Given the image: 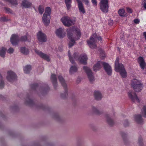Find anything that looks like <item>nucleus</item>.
Wrapping results in <instances>:
<instances>
[{
  "instance_id": "nucleus-45",
  "label": "nucleus",
  "mask_w": 146,
  "mask_h": 146,
  "mask_svg": "<svg viewBox=\"0 0 146 146\" xmlns=\"http://www.w3.org/2000/svg\"><path fill=\"white\" fill-rule=\"evenodd\" d=\"M134 22L136 24H138L139 23V21L138 19H136L134 20Z\"/></svg>"
},
{
  "instance_id": "nucleus-35",
  "label": "nucleus",
  "mask_w": 146,
  "mask_h": 146,
  "mask_svg": "<svg viewBox=\"0 0 146 146\" xmlns=\"http://www.w3.org/2000/svg\"><path fill=\"white\" fill-rule=\"evenodd\" d=\"M92 110L93 112L95 113L98 114H99V110L95 107H92Z\"/></svg>"
},
{
  "instance_id": "nucleus-29",
  "label": "nucleus",
  "mask_w": 146,
  "mask_h": 146,
  "mask_svg": "<svg viewBox=\"0 0 146 146\" xmlns=\"http://www.w3.org/2000/svg\"><path fill=\"white\" fill-rule=\"evenodd\" d=\"M51 8L49 7H47L45 8V12L43 15H45L48 16H50Z\"/></svg>"
},
{
  "instance_id": "nucleus-25",
  "label": "nucleus",
  "mask_w": 146,
  "mask_h": 146,
  "mask_svg": "<svg viewBox=\"0 0 146 146\" xmlns=\"http://www.w3.org/2000/svg\"><path fill=\"white\" fill-rule=\"evenodd\" d=\"M65 2L67 10H70L71 7L72 0H65Z\"/></svg>"
},
{
  "instance_id": "nucleus-13",
  "label": "nucleus",
  "mask_w": 146,
  "mask_h": 146,
  "mask_svg": "<svg viewBox=\"0 0 146 146\" xmlns=\"http://www.w3.org/2000/svg\"><path fill=\"white\" fill-rule=\"evenodd\" d=\"M32 5V3L29 0H22L21 3V7L23 8H29Z\"/></svg>"
},
{
  "instance_id": "nucleus-19",
  "label": "nucleus",
  "mask_w": 146,
  "mask_h": 146,
  "mask_svg": "<svg viewBox=\"0 0 146 146\" xmlns=\"http://www.w3.org/2000/svg\"><path fill=\"white\" fill-rule=\"evenodd\" d=\"M76 1L78 3V7L80 11L83 14H84L85 13V11L81 0H76Z\"/></svg>"
},
{
  "instance_id": "nucleus-16",
  "label": "nucleus",
  "mask_w": 146,
  "mask_h": 146,
  "mask_svg": "<svg viewBox=\"0 0 146 146\" xmlns=\"http://www.w3.org/2000/svg\"><path fill=\"white\" fill-rule=\"evenodd\" d=\"M19 41L18 36L15 34L12 35L11 38V41L13 45H16Z\"/></svg>"
},
{
  "instance_id": "nucleus-8",
  "label": "nucleus",
  "mask_w": 146,
  "mask_h": 146,
  "mask_svg": "<svg viewBox=\"0 0 146 146\" xmlns=\"http://www.w3.org/2000/svg\"><path fill=\"white\" fill-rule=\"evenodd\" d=\"M61 21L65 26H69L73 25L74 23V21L71 20L68 16H64L61 19Z\"/></svg>"
},
{
  "instance_id": "nucleus-22",
  "label": "nucleus",
  "mask_w": 146,
  "mask_h": 146,
  "mask_svg": "<svg viewBox=\"0 0 146 146\" xmlns=\"http://www.w3.org/2000/svg\"><path fill=\"white\" fill-rule=\"evenodd\" d=\"M58 78L59 81L61 83L62 85L64 87L66 88L67 86L65 81L63 77L61 75H59L58 76Z\"/></svg>"
},
{
  "instance_id": "nucleus-11",
  "label": "nucleus",
  "mask_w": 146,
  "mask_h": 146,
  "mask_svg": "<svg viewBox=\"0 0 146 146\" xmlns=\"http://www.w3.org/2000/svg\"><path fill=\"white\" fill-rule=\"evenodd\" d=\"M37 37L38 41L40 42H45L47 40L46 35L41 31H39L37 33Z\"/></svg>"
},
{
  "instance_id": "nucleus-40",
  "label": "nucleus",
  "mask_w": 146,
  "mask_h": 146,
  "mask_svg": "<svg viewBox=\"0 0 146 146\" xmlns=\"http://www.w3.org/2000/svg\"><path fill=\"white\" fill-rule=\"evenodd\" d=\"M27 37L26 36H22L21 37L20 40L22 41H24L27 40Z\"/></svg>"
},
{
  "instance_id": "nucleus-43",
  "label": "nucleus",
  "mask_w": 146,
  "mask_h": 146,
  "mask_svg": "<svg viewBox=\"0 0 146 146\" xmlns=\"http://www.w3.org/2000/svg\"><path fill=\"white\" fill-rule=\"evenodd\" d=\"M1 21H7V19L5 17H2L1 18Z\"/></svg>"
},
{
  "instance_id": "nucleus-31",
  "label": "nucleus",
  "mask_w": 146,
  "mask_h": 146,
  "mask_svg": "<svg viewBox=\"0 0 146 146\" xmlns=\"http://www.w3.org/2000/svg\"><path fill=\"white\" fill-rule=\"evenodd\" d=\"M38 10L40 14H42L44 11V8L43 6L40 5L38 7Z\"/></svg>"
},
{
  "instance_id": "nucleus-4",
  "label": "nucleus",
  "mask_w": 146,
  "mask_h": 146,
  "mask_svg": "<svg viewBox=\"0 0 146 146\" xmlns=\"http://www.w3.org/2000/svg\"><path fill=\"white\" fill-rule=\"evenodd\" d=\"M115 70L116 72H119L122 78H125L127 76V73L123 65L119 63V58H117L115 63Z\"/></svg>"
},
{
  "instance_id": "nucleus-1",
  "label": "nucleus",
  "mask_w": 146,
  "mask_h": 146,
  "mask_svg": "<svg viewBox=\"0 0 146 146\" xmlns=\"http://www.w3.org/2000/svg\"><path fill=\"white\" fill-rule=\"evenodd\" d=\"M67 32L68 37L70 40L69 46V47H71L75 43V41L80 38L81 33L80 30L76 28L67 29Z\"/></svg>"
},
{
  "instance_id": "nucleus-18",
  "label": "nucleus",
  "mask_w": 146,
  "mask_h": 146,
  "mask_svg": "<svg viewBox=\"0 0 146 146\" xmlns=\"http://www.w3.org/2000/svg\"><path fill=\"white\" fill-rule=\"evenodd\" d=\"M50 16H48L45 15H43L42 18V21L45 25L48 26L50 23Z\"/></svg>"
},
{
  "instance_id": "nucleus-24",
  "label": "nucleus",
  "mask_w": 146,
  "mask_h": 146,
  "mask_svg": "<svg viewBox=\"0 0 146 146\" xmlns=\"http://www.w3.org/2000/svg\"><path fill=\"white\" fill-rule=\"evenodd\" d=\"M119 15L121 17H126L127 14L124 9H119L118 11Z\"/></svg>"
},
{
  "instance_id": "nucleus-46",
  "label": "nucleus",
  "mask_w": 146,
  "mask_h": 146,
  "mask_svg": "<svg viewBox=\"0 0 146 146\" xmlns=\"http://www.w3.org/2000/svg\"><path fill=\"white\" fill-rule=\"evenodd\" d=\"M143 73L144 74H145L146 75V70H145L144 69V70H143Z\"/></svg>"
},
{
  "instance_id": "nucleus-14",
  "label": "nucleus",
  "mask_w": 146,
  "mask_h": 146,
  "mask_svg": "<svg viewBox=\"0 0 146 146\" xmlns=\"http://www.w3.org/2000/svg\"><path fill=\"white\" fill-rule=\"evenodd\" d=\"M55 33L56 35L60 38H63L66 35V33L64 31V29L61 28L57 29Z\"/></svg>"
},
{
  "instance_id": "nucleus-23",
  "label": "nucleus",
  "mask_w": 146,
  "mask_h": 146,
  "mask_svg": "<svg viewBox=\"0 0 146 146\" xmlns=\"http://www.w3.org/2000/svg\"><path fill=\"white\" fill-rule=\"evenodd\" d=\"M77 70L78 68L76 66H72L70 68L69 71L70 73L72 74L77 72Z\"/></svg>"
},
{
  "instance_id": "nucleus-36",
  "label": "nucleus",
  "mask_w": 146,
  "mask_h": 146,
  "mask_svg": "<svg viewBox=\"0 0 146 146\" xmlns=\"http://www.w3.org/2000/svg\"><path fill=\"white\" fill-rule=\"evenodd\" d=\"M4 82L3 79L0 80V89H2L4 86Z\"/></svg>"
},
{
  "instance_id": "nucleus-15",
  "label": "nucleus",
  "mask_w": 146,
  "mask_h": 146,
  "mask_svg": "<svg viewBox=\"0 0 146 146\" xmlns=\"http://www.w3.org/2000/svg\"><path fill=\"white\" fill-rule=\"evenodd\" d=\"M35 52L42 58L46 60L47 61H50V58L48 55L42 53L38 50L35 49Z\"/></svg>"
},
{
  "instance_id": "nucleus-41",
  "label": "nucleus",
  "mask_w": 146,
  "mask_h": 146,
  "mask_svg": "<svg viewBox=\"0 0 146 146\" xmlns=\"http://www.w3.org/2000/svg\"><path fill=\"white\" fill-rule=\"evenodd\" d=\"M91 1L93 5L94 6H96L97 5L96 0H91Z\"/></svg>"
},
{
  "instance_id": "nucleus-30",
  "label": "nucleus",
  "mask_w": 146,
  "mask_h": 146,
  "mask_svg": "<svg viewBox=\"0 0 146 146\" xmlns=\"http://www.w3.org/2000/svg\"><path fill=\"white\" fill-rule=\"evenodd\" d=\"M20 51L21 52L24 54H27L29 53L28 50L25 47L21 48Z\"/></svg>"
},
{
  "instance_id": "nucleus-42",
  "label": "nucleus",
  "mask_w": 146,
  "mask_h": 146,
  "mask_svg": "<svg viewBox=\"0 0 146 146\" xmlns=\"http://www.w3.org/2000/svg\"><path fill=\"white\" fill-rule=\"evenodd\" d=\"M127 11L128 13H132V11L131 9L129 8H127Z\"/></svg>"
},
{
  "instance_id": "nucleus-37",
  "label": "nucleus",
  "mask_w": 146,
  "mask_h": 146,
  "mask_svg": "<svg viewBox=\"0 0 146 146\" xmlns=\"http://www.w3.org/2000/svg\"><path fill=\"white\" fill-rule=\"evenodd\" d=\"M141 5L146 10V0H142Z\"/></svg>"
},
{
  "instance_id": "nucleus-27",
  "label": "nucleus",
  "mask_w": 146,
  "mask_h": 146,
  "mask_svg": "<svg viewBox=\"0 0 146 146\" xmlns=\"http://www.w3.org/2000/svg\"><path fill=\"white\" fill-rule=\"evenodd\" d=\"M51 80L52 81L54 86H55V84H56L57 83V79L55 74H51Z\"/></svg>"
},
{
  "instance_id": "nucleus-3",
  "label": "nucleus",
  "mask_w": 146,
  "mask_h": 146,
  "mask_svg": "<svg viewBox=\"0 0 146 146\" xmlns=\"http://www.w3.org/2000/svg\"><path fill=\"white\" fill-rule=\"evenodd\" d=\"M101 65H103L104 68L109 75L111 74L112 70L110 66L108 63L102 62L100 61H98L96 64L93 66V70L94 71H97L99 70L101 68Z\"/></svg>"
},
{
  "instance_id": "nucleus-5",
  "label": "nucleus",
  "mask_w": 146,
  "mask_h": 146,
  "mask_svg": "<svg viewBox=\"0 0 146 146\" xmlns=\"http://www.w3.org/2000/svg\"><path fill=\"white\" fill-rule=\"evenodd\" d=\"M97 39L99 40H101L102 38L100 36L98 37L96 34L95 33L91 36L89 40H87L88 44L90 48H94L96 47V40Z\"/></svg>"
},
{
  "instance_id": "nucleus-47",
  "label": "nucleus",
  "mask_w": 146,
  "mask_h": 146,
  "mask_svg": "<svg viewBox=\"0 0 146 146\" xmlns=\"http://www.w3.org/2000/svg\"><path fill=\"white\" fill-rule=\"evenodd\" d=\"M143 35L145 36V39H146V32H144L143 33Z\"/></svg>"
},
{
  "instance_id": "nucleus-26",
  "label": "nucleus",
  "mask_w": 146,
  "mask_h": 146,
  "mask_svg": "<svg viewBox=\"0 0 146 146\" xmlns=\"http://www.w3.org/2000/svg\"><path fill=\"white\" fill-rule=\"evenodd\" d=\"M6 49L4 47H2L0 49V56L2 57L5 56Z\"/></svg>"
},
{
  "instance_id": "nucleus-32",
  "label": "nucleus",
  "mask_w": 146,
  "mask_h": 146,
  "mask_svg": "<svg viewBox=\"0 0 146 146\" xmlns=\"http://www.w3.org/2000/svg\"><path fill=\"white\" fill-rule=\"evenodd\" d=\"M142 113L144 117H146V106H143L142 110Z\"/></svg>"
},
{
  "instance_id": "nucleus-33",
  "label": "nucleus",
  "mask_w": 146,
  "mask_h": 146,
  "mask_svg": "<svg viewBox=\"0 0 146 146\" xmlns=\"http://www.w3.org/2000/svg\"><path fill=\"white\" fill-rule=\"evenodd\" d=\"M107 121L108 123L110 125H112L113 123V120L110 117L107 118Z\"/></svg>"
},
{
  "instance_id": "nucleus-21",
  "label": "nucleus",
  "mask_w": 146,
  "mask_h": 146,
  "mask_svg": "<svg viewBox=\"0 0 146 146\" xmlns=\"http://www.w3.org/2000/svg\"><path fill=\"white\" fill-rule=\"evenodd\" d=\"M94 96L95 99L97 100H101L102 97L101 92L98 91H96L95 92Z\"/></svg>"
},
{
  "instance_id": "nucleus-6",
  "label": "nucleus",
  "mask_w": 146,
  "mask_h": 146,
  "mask_svg": "<svg viewBox=\"0 0 146 146\" xmlns=\"http://www.w3.org/2000/svg\"><path fill=\"white\" fill-rule=\"evenodd\" d=\"M131 85L136 92L140 91L143 88V85L140 81L136 79H134L132 80Z\"/></svg>"
},
{
  "instance_id": "nucleus-7",
  "label": "nucleus",
  "mask_w": 146,
  "mask_h": 146,
  "mask_svg": "<svg viewBox=\"0 0 146 146\" xmlns=\"http://www.w3.org/2000/svg\"><path fill=\"white\" fill-rule=\"evenodd\" d=\"M108 0H101L100 3V8L104 13H107L108 11Z\"/></svg>"
},
{
  "instance_id": "nucleus-9",
  "label": "nucleus",
  "mask_w": 146,
  "mask_h": 146,
  "mask_svg": "<svg viewBox=\"0 0 146 146\" xmlns=\"http://www.w3.org/2000/svg\"><path fill=\"white\" fill-rule=\"evenodd\" d=\"M83 69L87 74L88 79L90 82L94 80V76L90 69L86 66H84Z\"/></svg>"
},
{
  "instance_id": "nucleus-34",
  "label": "nucleus",
  "mask_w": 146,
  "mask_h": 146,
  "mask_svg": "<svg viewBox=\"0 0 146 146\" xmlns=\"http://www.w3.org/2000/svg\"><path fill=\"white\" fill-rule=\"evenodd\" d=\"M4 9L5 12L9 14H13V11L9 8L7 7H5Z\"/></svg>"
},
{
  "instance_id": "nucleus-38",
  "label": "nucleus",
  "mask_w": 146,
  "mask_h": 146,
  "mask_svg": "<svg viewBox=\"0 0 146 146\" xmlns=\"http://www.w3.org/2000/svg\"><path fill=\"white\" fill-rule=\"evenodd\" d=\"M14 52V49L11 48H10L7 50V52L11 54L12 53Z\"/></svg>"
},
{
  "instance_id": "nucleus-20",
  "label": "nucleus",
  "mask_w": 146,
  "mask_h": 146,
  "mask_svg": "<svg viewBox=\"0 0 146 146\" xmlns=\"http://www.w3.org/2000/svg\"><path fill=\"white\" fill-rule=\"evenodd\" d=\"M134 120L136 122L138 123H141L143 122V120L142 119L141 115H136L134 116Z\"/></svg>"
},
{
  "instance_id": "nucleus-44",
  "label": "nucleus",
  "mask_w": 146,
  "mask_h": 146,
  "mask_svg": "<svg viewBox=\"0 0 146 146\" xmlns=\"http://www.w3.org/2000/svg\"><path fill=\"white\" fill-rule=\"evenodd\" d=\"M85 3L86 5H88L89 4L88 0H82Z\"/></svg>"
},
{
  "instance_id": "nucleus-10",
  "label": "nucleus",
  "mask_w": 146,
  "mask_h": 146,
  "mask_svg": "<svg viewBox=\"0 0 146 146\" xmlns=\"http://www.w3.org/2000/svg\"><path fill=\"white\" fill-rule=\"evenodd\" d=\"M7 80L10 82H12L17 78V76L15 73L11 71H9L7 72L6 76Z\"/></svg>"
},
{
  "instance_id": "nucleus-17",
  "label": "nucleus",
  "mask_w": 146,
  "mask_h": 146,
  "mask_svg": "<svg viewBox=\"0 0 146 146\" xmlns=\"http://www.w3.org/2000/svg\"><path fill=\"white\" fill-rule=\"evenodd\" d=\"M138 62L141 69L143 70L145 69L146 64L143 57H139L138 59Z\"/></svg>"
},
{
  "instance_id": "nucleus-12",
  "label": "nucleus",
  "mask_w": 146,
  "mask_h": 146,
  "mask_svg": "<svg viewBox=\"0 0 146 146\" xmlns=\"http://www.w3.org/2000/svg\"><path fill=\"white\" fill-rule=\"evenodd\" d=\"M128 95L131 100L134 102H139V99L137 98L135 93L132 91L130 90L128 92Z\"/></svg>"
},
{
  "instance_id": "nucleus-2",
  "label": "nucleus",
  "mask_w": 146,
  "mask_h": 146,
  "mask_svg": "<svg viewBox=\"0 0 146 146\" xmlns=\"http://www.w3.org/2000/svg\"><path fill=\"white\" fill-rule=\"evenodd\" d=\"M68 55L70 61L72 64L74 63L75 60H78L80 63L82 64H85L86 63V61L88 58L87 55L85 54L81 55L78 57L77 53H74L72 57L70 56L69 51L68 52Z\"/></svg>"
},
{
  "instance_id": "nucleus-39",
  "label": "nucleus",
  "mask_w": 146,
  "mask_h": 146,
  "mask_svg": "<svg viewBox=\"0 0 146 146\" xmlns=\"http://www.w3.org/2000/svg\"><path fill=\"white\" fill-rule=\"evenodd\" d=\"M100 56L104 57L105 56V53L102 50H100Z\"/></svg>"
},
{
  "instance_id": "nucleus-28",
  "label": "nucleus",
  "mask_w": 146,
  "mask_h": 146,
  "mask_svg": "<svg viewBox=\"0 0 146 146\" xmlns=\"http://www.w3.org/2000/svg\"><path fill=\"white\" fill-rule=\"evenodd\" d=\"M23 70L25 73H29L31 70V66L30 65H27L24 67Z\"/></svg>"
}]
</instances>
